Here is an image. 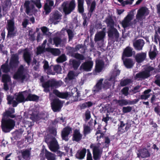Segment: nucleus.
<instances>
[{"mask_svg":"<svg viewBox=\"0 0 160 160\" xmlns=\"http://www.w3.org/2000/svg\"><path fill=\"white\" fill-rule=\"evenodd\" d=\"M73 57H74L78 60L77 61H80L83 60L85 59L83 55L78 53H76V54L74 55V56Z\"/></svg>","mask_w":160,"mask_h":160,"instance_id":"51","label":"nucleus"},{"mask_svg":"<svg viewBox=\"0 0 160 160\" xmlns=\"http://www.w3.org/2000/svg\"><path fill=\"white\" fill-rule=\"evenodd\" d=\"M30 4L29 1H25L24 5V8L26 9V12L28 15H29L30 13Z\"/></svg>","mask_w":160,"mask_h":160,"instance_id":"48","label":"nucleus"},{"mask_svg":"<svg viewBox=\"0 0 160 160\" xmlns=\"http://www.w3.org/2000/svg\"><path fill=\"white\" fill-rule=\"evenodd\" d=\"M81 63V61H77L75 59H70L69 60V64L70 65H72V67L75 70H76L78 69Z\"/></svg>","mask_w":160,"mask_h":160,"instance_id":"30","label":"nucleus"},{"mask_svg":"<svg viewBox=\"0 0 160 160\" xmlns=\"http://www.w3.org/2000/svg\"><path fill=\"white\" fill-rule=\"evenodd\" d=\"M45 47H43L41 46H39L37 48L36 53L37 55L40 54L44 52Z\"/></svg>","mask_w":160,"mask_h":160,"instance_id":"58","label":"nucleus"},{"mask_svg":"<svg viewBox=\"0 0 160 160\" xmlns=\"http://www.w3.org/2000/svg\"><path fill=\"white\" fill-rule=\"evenodd\" d=\"M152 90L150 89L145 90L143 92V94L141 95L139 97L140 99L146 100L150 96L149 93L151 92Z\"/></svg>","mask_w":160,"mask_h":160,"instance_id":"33","label":"nucleus"},{"mask_svg":"<svg viewBox=\"0 0 160 160\" xmlns=\"http://www.w3.org/2000/svg\"><path fill=\"white\" fill-rule=\"evenodd\" d=\"M39 99V97L35 95L31 94V101L37 102Z\"/></svg>","mask_w":160,"mask_h":160,"instance_id":"61","label":"nucleus"},{"mask_svg":"<svg viewBox=\"0 0 160 160\" xmlns=\"http://www.w3.org/2000/svg\"><path fill=\"white\" fill-rule=\"evenodd\" d=\"M2 81L4 83V88L5 90L8 89V84L11 83V79L10 77L7 74L2 76Z\"/></svg>","mask_w":160,"mask_h":160,"instance_id":"23","label":"nucleus"},{"mask_svg":"<svg viewBox=\"0 0 160 160\" xmlns=\"http://www.w3.org/2000/svg\"><path fill=\"white\" fill-rule=\"evenodd\" d=\"M132 109V107L130 106L124 107L122 108V111L124 113H126L131 112Z\"/></svg>","mask_w":160,"mask_h":160,"instance_id":"57","label":"nucleus"},{"mask_svg":"<svg viewBox=\"0 0 160 160\" xmlns=\"http://www.w3.org/2000/svg\"><path fill=\"white\" fill-rule=\"evenodd\" d=\"M18 56L17 54H13L12 56L10 65L12 67L17 66L19 63Z\"/></svg>","mask_w":160,"mask_h":160,"instance_id":"25","label":"nucleus"},{"mask_svg":"<svg viewBox=\"0 0 160 160\" xmlns=\"http://www.w3.org/2000/svg\"><path fill=\"white\" fill-rule=\"evenodd\" d=\"M144 44V41L143 39H138L133 42V46L136 50H140L142 49Z\"/></svg>","mask_w":160,"mask_h":160,"instance_id":"20","label":"nucleus"},{"mask_svg":"<svg viewBox=\"0 0 160 160\" xmlns=\"http://www.w3.org/2000/svg\"><path fill=\"white\" fill-rule=\"evenodd\" d=\"M93 63L92 61H87L82 64L80 67V70H83L86 72H89L91 71Z\"/></svg>","mask_w":160,"mask_h":160,"instance_id":"13","label":"nucleus"},{"mask_svg":"<svg viewBox=\"0 0 160 160\" xmlns=\"http://www.w3.org/2000/svg\"><path fill=\"white\" fill-rule=\"evenodd\" d=\"M49 149L52 152H56L59 149V146L55 137H52L49 144L48 145Z\"/></svg>","mask_w":160,"mask_h":160,"instance_id":"12","label":"nucleus"},{"mask_svg":"<svg viewBox=\"0 0 160 160\" xmlns=\"http://www.w3.org/2000/svg\"><path fill=\"white\" fill-rule=\"evenodd\" d=\"M134 14L133 12H130L128 15L124 18L122 21L121 24L124 28H126L129 27L131 23V21L133 19Z\"/></svg>","mask_w":160,"mask_h":160,"instance_id":"8","label":"nucleus"},{"mask_svg":"<svg viewBox=\"0 0 160 160\" xmlns=\"http://www.w3.org/2000/svg\"><path fill=\"white\" fill-rule=\"evenodd\" d=\"M107 33L108 38L111 42H114L115 41H118L119 33L116 28H108Z\"/></svg>","mask_w":160,"mask_h":160,"instance_id":"5","label":"nucleus"},{"mask_svg":"<svg viewBox=\"0 0 160 160\" xmlns=\"http://www.w3.org/2000/svg\"><path fill=\"white\" fill-rule=\"evenodd\" d=\"M149 12L146 7H142L138 10L136 18L138 20H141L143 16H146L149 14Z\"/></svg>","mask_w":160,"mask_h":160,"instance_id":"7","label":"nucleus"},{"mask_svg":"<svg viewBox=\"0 0 160 160\" xmlns=\"http://www.w3.org/2000/svg\"><path fill=\"white\" fill-rule=\"evenodd\" d=\"M86 152V149L84 148L81 150H78L75 155L76 158L80 160L83 159L85 156Z\"/></svg>","mask_w":160,"mask_h":160,"instance_id":"29","label":"nucleus"},{"mask_svg":"<svg viewBox=\"0 0 160 160\" xmlns=\"http://www.w3.org/2000/svg\"><path fill=\"white\" fill-rule=\"evenodd\" d=\"M51 8L48 5V2H46L45 3L44 6V9L46 15H48L51 12Z\"/></svg>","mask_w":160,"mask_h":160,"instance_id":"45","label":"nucleus"},{"mask_svg":"<svg viewBox=\"0 0 160 160\" xmlns=\"http://www.w3.org/2000/svg\"><path fill=\"white\" fill-rule=\"evenodd\" d=\"M7 29L8 30V37H12L15 35L14 22L13 19L8 20Z\"/></svg>","mask_w":160,"mask_h":160,"instance_id":"11","label":"nucleus"},{"mask_svg":"<svg viewBox=\"0 0 160 160\" xmlns=\"http://www.w3.org/2000/svg\"><path fill=\"white\" fill-rule=\"evenodd\" d=\"M115 79L114 78H113L112 76L108 80H105L103 84H102V88L103 89H107L109 88L112 85V83L110 82L112 81V83H113V85H114L115 84Z\"/></svg>","mask_w":160,"mask_h":160,"instance_id":"24","label":"nucleus"},{"mask_svg":"<svg viewBox=\"0 0 160 160\" xmlns=\"http://www.w3.org/2000/svg\"><path fill=\"white\" fill-rule=\"evenodd\" d=\"M32 66H34L33 69L35 71H37L39 68V62H38L36 59L34 58L32 63Z\"/></svg>","mask_w":160,"mask_h":160,"instance_id":"50","label":"nucleus"},{"mask_svg":"<svg viewBox=\"0 0 160 160\" xmlns=\"http://www.w3.org/2000/svg\"><path fill=\"white\" fill-rule=\"evenodd\" d=\"M105 29V28H103L102 31L99 32L95 35L94 38V41L95 42L101 41L103 39L105 35L104 31Z\"/></svg>","mask_w":160,"mask_h":160,"instance_id":"28","label":"nucleus"},{"mask_svg":"<svg viewBox=\"0 0 160 160\" xmlns=\"http://www.w3.org/2000/svg\"><path fill=\"white\" fill-rule=\"evenodd\" d=\"M70 95L72 97L73 102L78 101L79 97L80 96V93L77 88H75L72 90Z\"/></svg>","mask_w":160,"mask_h":160,"instance_id":"26","label":"nucleus"},{"mask_svg":"<svg viewBox=\"0 0 160 160\" xmlns=\"http://www.w3.org/2000/svg\"><path fill=\"white\" fill-rule=\"evenodd\" d=\"M96 6V3L95 1L92 2L91 3L90 7L89 10V13L90 14V17L92 15L93 11L95 9Z\"/></svg>","mask_w":160,"mask_h":160,"instance_id":"42","label":"nucleus"},{"mask_svg":"<svg viewBox=\"0 0 160 160\" xmlns=\"http://www.w3.org/2000/svg\"><path fill=\"white\" fill-rule=\"evenodd\" d=\"M114 100L115 101L116 104H118L121 107L129 104V102H128L127 99H115Z\"/></svg>","mask_w":160,"mask_h":160,"instance_id":"37","label":"nucleus"},{"mask_svg":"<svg viewBox=\"0 0 160 160\" xmlns=\"http://www.w3.org/2000/svg\"><path fill=\"white\" fill-rule=\"evenodd\" d=\"M129 88L128 87H125L123 88L121 90V92L122 94L125 96H127L128 95Z\"/></svg>","mask_w":160,"mask_h":160,"instance_id":"59","label":"nucleus"},{"mask_svg":"<svg viewBox=\"0 0 160 160\" xmlns=\"http://www.w3.org/2000/svg\"><path fill=\"white\" fill-rule=\"evenodd\" d=\"M62 15L57 10L51 13L49 20L53 22L61 18Z\"/></svg>","mask_w":160,"mask_h":160,"instance_id":"21","label":"nucleus"},{"mask_svg":"<svg viewBox=\"0 0 160 160\" xmlns=\"http://www.w3.org/2000/svg\"><path fill=\"white\" fill-rule=\"evenodd\" d=\"M155 68L149 66L146 67L144 71L137 73L135 75L136 79L142 78L143 79L147 78L151 76L150 72L154 70Z\"/></svg>","mask_w":160,"mask_h":160,"instance_id":"3","label":"nucleus"},{"mask_svg":"<svg viewBox=\"0 0 160 160\" xmlns=\"http://www.w3.org/2000/svg\"><path fill=\"white\" fill-rule=\"evenodd\" d=\"M41 29L43 34L45 35H47L48 34L47 32L49 31V29L47 27L45 26L42 27L41 28Z\"/></svg>","mask_w":160,"mask_h":160,"instance_id":"63","label":"nucleus"},{"mask_svg":"<svg viewBox=\"0 0 160 160\" xmlns=\"http://www.w3.org/2000/svg\"><path fill=\"white\" fill-rule=\"evenodd\" d=\"M131 82V80L130 79H126L121 80L120 82V85L121 87L125 86Z\"/></svg>","mask_w":160,"mask_h":160,"instance_id":"43","label":"nucleus"},{"mask_svg":"<svg viewBox=\"0 0 160 160\" xmlns=\"http://www.w3.org/2000/svg\"><path fill=\"white\" fill-rule=\"evenodd\" d=\"M7 99L8 101V104H11L12 103L13 107H16L17 106L18 104V102L14 100V98L12 96H8Z\"/></svg>","mask_w":160,"mask_h":160,"instance_id":"41","label":"nucleus"},{"mask_svg":"<svg viewBox=\"0 0 160 160\" xmlns=\"http://www.w3.org/2000/svg\"><path fill=\"white\" fill-rule=\"evenodd\" d=\"M45 157L47 160H55V158L53 154L47 151H45Z\"/></svg>","mask_w":160,"mask_h":160,"instance_id":"40","label":"nucleus"},{"mask_svg":"<svg viewBox=\"0 0 160 160\" xmlns=\"http://www.w3.org/2000/svg\"><path fill=\"white\" fill-rule=\"evenodd\" d=\"M103 80V78H101L98 81L95 85L93 88L92 91L94 92H96L101 90L102 87V82Z\"/></svg>","mask_w":160,"mask_h":160,"instance_id":"31","label":"nucleus"},{"mask_svg":"<svg viewBox=\"0 0 160 160\" xmlns=\"http://www.w3.org/2000/svg\"><path fill=\"white\" fill-rule=\"evenodd\" d=\"M82 135L79 130L75 129L73 131L72 140L73 141L79 142L82 138Z\"/></svg>","mask_w":160,"mask_h":160,"instance_id":"19","label":"nucleus"},{"mask_svg":"<svg viewBox=\"0 0 160 160\" xmlns=\"http://www.w3.org/2000/svg\"><path fill=\"white\" fill-rule=\"evenodd\" d=\"M22 155L25 159L27 160L29 158L30 151L29 150H26L22 152Z\"/></svg>","mask_w":160,"mask_h":160,"instance_id":"52","label":"nucleus"},{"mask_svg":"<svg viewBox=\"0 0 160 160\" xmlns=\"http://www.w3.org/2000/svg\"><path fill=\"white\" fill-rule=\"evenodd\" d=\"M62 106V103L58 98L53 99L51 103V107L53 111H59Z\"/></svg>","mask_w":160,"mask_h":160,"instance_id":"9","label":"nucleus"},{"mask_svg":"<svg viewBox=\"0 0 160 160\" xmlns=\"http://www.w3.org/2000/svg\"><path fill=\"white\" fill-rule=\"evenodd\" d=\"M41 0H31V2H32L36 7L39 9L42 7V4L40 2Z\"/></svg>","mask_w":160,"mask_h":160,"instance_id":"55","label":"nucleus"},{"mask_svg":"<svg viewBox=\"0 0 160 160\" xmlns=\"http://www.w3.org/2000/svg\"><path fill=\"white\" fill-rule=\"evenodd\" d=\"M75 76L74 71H70L68 72L67 77L65 78L64 81L65 82H68L69 81L74 79L75 78Z\"/></svg>","mask_w":160,"mask_h":160,"instance_id":"32","label":"nucleus"},{"mask_svg":"<svg viewBox=\"0 0 160 160\" xmlns=\"http://www.w3.org/2000/svg\"><path fill=\"white\" fill-rule=\"evenodd\" d=\"M23 57L25 62L27 63L28 65L30 63V57L29 54V50L27 49H25L24 51Z\"/></svg>","mask_w":160,"mask_h":160,"instance_id":"36","label":"nucleus"},{"mask_svg":"<svg viewBox=\"0 0 160 160\" xmlns=\"http://www.w3.org/2000/svg\"><path fill=\"white\" fill-rule=\"evenodd\" d=\"M133 48L130 46H127L124 48L122 53V59L126 57H130L133 55Z\"/></svg>","mask_w":160,"mask_h":160,"instance_id":"17","label":"nucleus"},{"mask_svg":"<svg viewBox=\"0 0 160 160\" xmlns=\"http://www.w3.org/2000/svg\"><path fill=\"white\" fill-rule=\"evenodd\" d=\"M67 32L68 33V39L69 41L72 40L74 36V34L72 30L68 29L66 30Z\"/></svg>","mask_w":160,"mask_h":160,"instance_id":"56","label":"nucleus"},{"mask_svg":"<svg viewBox=\"0 0 160 160\" xmlns=\"http://www.w3.org/2000/svg\"><path fill=\"white\" fill-rule=\"evenodd\" d=\"M67 3L64 2L62 5L63 11L66 15L70 13L75 9L76 6L75 0H72L69 3L68 7L67 6Z\"/></svg>","mask_w":160,"mask_h":160,"instance_id":"4","label":"nucleus"},{"mask_svg":"<svg viewBox=\"0 0 160 160\" xmlns=\"http://www.w3.org/2000/svg\"><path fill=\"white\" fill-rule=\"evenodd\" d=\"M53 41L56 46L58 47L61 44L62 40L59 37H55L53 38Z\"/></svg>","mask_w":160,"mask_h":160,"instance_id":"54","label":"nucleus"},{"mask_svg":"<svg viewBox=\"0 0 160 160\" xmlns=\"http://www.w3.org/2000/svg\"><path fill=\"white\" fill-rule=\"evenodd\" d=\"M62 68L61 66L59 65H55L53 67V70L56 72L58 73L61 71Z\"/></svg>","mask_w":160,"mask_h":160,"instance_id":"60","label":"nucleus"},{"mask_svg":"<svg viewBox=\"0 0 160 160\" xmlns=\"http://www.w3.org/2000/svg\"><path fill=\"white\" fill-rule=\"evenodd\" d=\"M119 124L118 125V132L122 134L128 131L130 127V125L127 123L126 125L123 121H120Z\"/></svg>","mask_w":160,"mask_h":160,"instance_id":"15","label":"nucleus"},{"mask_svg":"<svg viewBox=\"0 0 160 160\" xmlns=\"http://www.w3.org/2000/svg\"><path fill=\"white\" fill-rule=\"evenodd\" d=\"M46 50L48 52H50L55 56L59 55L60 53V50L58 48H47Z\"/></svg>","mask_w":160,"mask_h":160,"instance_id":"38","label":"nucleus"},{"mask_svg":"<svg viewBox=\"0 0 160 160\" xmlns=\"http://www.w3.org/2000/svg\"><path fill=\"white\" fill-rule=\"evenodd\" d=\"M40 82H42V86L44 88L43 91L46 93L50 92V87L51 88H57L61 86L59 82L54 78L51 79L45 82L44 77L42 76L40 78Z\"/></svg>","mask_w":160,"mask_h":160,"instance_id":"2","label":"nucleus"},{"mask_svg":"<svg viewBox=\"0 0 160 160\" xmlns=\"http://www.w3.org/2000/svg\"><path fill=\"white\" fill-rule=\"evenodd\" d=\"M146 52H142L137 53L135 57L137 62L140 63L143 61L146 58Z\"/></svg>","mask_w":160,"mask_h":160,"instance_id":"22","label":"nucleus"},{"mask_svg":"<svg viewBox=\"0 0 160 160\" xmlns=\"http://www.w3.org/2000/svg\"><path fill=\"white\" fill-rule=\"evenodd\" d=\"M106 23L107 26L109 27V28H115L114 27V22L111 17L106 19Z\"/></svg>","mask_w":160,"mask_h":160,"instance_id":"39","label":"nucleus"},{"mask_svg":"<svg viewBox=\"0 0 160 160\" xmlns=\"http://www.w3.org/2000/svg\"><path fill=\"white\" fill-rule=\"evenodd\" d=\"M139 154L141 158H143L149 157L151 155L148 149L146 148L141 150Z\"/></svg>","mask_w":160,"mask_h":160,"instance_id":"34","label":"nucleus"},{"mask_svg":"<svg viewBox=\"0 0 160 160\" xmlns=\"http://www.w3.org/2000/svg\"><path fill=\"white\" fill-rule=\"evenodd\" d=\"M23 67L22 66H21L19 67L17 72L14 76V78L15 79L21 80L22 81L26 79V76L23 74Z\"/></svg>","mask_w":160,"mask_h":160,"instance_id":"16","label":"nucleus"},{"mask_svg":"<svg viewBox=\"0 0 160 160\" xmlns=\"http://www.w3.org/2000/svg\"><path fill=\"white\" fill-rule=\"evenodd\" d=\"M87 160H93L92 154L89 149H87Z\"/></svg>","mask_w":160,"mask_h":160,"instance_id":"64","label":"nucleus"},{"mask_svg":"<svg viewBox=\"0 0 160 160\" xmlns=\"http://www.w3.org/2000/svg\"><path fill=\"white\" fill-rule=\"evenodd\" d=\"M92 129L91 128L87 125H83V134L84 136L89 134L91 132Z\"/></svg>","mask_w":160,"mask_h":160,"instance_id":"44","label":"nucleus"},{"mask_svg":"<svg viewBox=\"0 0 160 160\" xmlns=\"http://www.w3.org/2000/svg\"><path fill=\"white\" fill-rule=\"evenodd\" d=\"M41 118L38 114H35L32 113V114H31V119L33 122L38 121Z\"/></svg>","mask_w":160,"mask_h":160,"instance_id":"46","label":"nucleus"},{"mask_svg":"<svg viewBox=\"0 0 160 160\" xmlns=\"http://www.w3.org/2000/svg\"><path fill=\"white\" fill-rule=\"evenodd\" d=\"M66 60V57L64 54H62L58 57L56 60L57 62L58 63L63 62L65 61Z\"/></svg>","mask_w":160,"mask_h":160,"instance_id":"53","label":"nucleus"},{"mask_svg":"<svg viewBox=\"0 0 160 160\" xmlns=\"http://www.w3.org/2000/svg\"><path fill=\"white\" fill-rule=\"evenodd\" d=\"M14 112V109L11 108H10L3 114V118L2 122V130L4 132H9L14 128L15 122L13 120L11 119H5L6 117H7L13 118L14 115L13 114Z\"/></svg>","mask_w":160,"mask_h":160,"instance_id":"1","label":"nucleus"},{"mask_svg":"<svg viewBox=\"0 0 160 160\" xmlns=\"http://www.w3.org/2000/svg\"><path fill=\"white\" fill-rule=\"evenodd\" d=\"M15 98L17 102H21L30 100V94L27 92L19 93L15 95Z\"/></svg>","mask_w":160,"mask_h":160,"instance_id":"6","label":"nucleus"},{"mask_svg":"<svg viewBox=\"0 0 160 160\" xmlns=\"http://www.w3.org/2000/svg\"><path fill=\"white\" fill-rule=\"evenodd\" d=\"M104 65V62L101 60H98L96 62L94 72V74L96 75L97 73L101 72L103 69Z\"/></svg>","mask_w":160,"mask_h":160,"instance_id":"18","label":"nucleus"},{"mask_svg":"<svg viewBox=\"0 0 160 160\" xmlns=\"http://www.w3.org/2000/svg\"><path fill=\"white\" fill-rule=\"evenodd\" d=\"M78 10L80 13H82L84 12V0H77Z\"/></svg>","mask_w":160,"mask_h":160,"instance_id":"35","label":"nucleus"},{"mask_svg":"<svg viewBox=\"0 0 160 160\" xmlns=\"http://www.w3.org/2000/svg\"><path fill=\"white\" fill-rule=\"evenodd\" d=\"M72 128L67 126L64 128L61 132V136L62 140L68 141L69 140L68 136L72 132Z\"/></svg>","mask_w":160,"mask_h":160,"instance_id":"14","label":"nucleus"},{"mask_svg":"<svg viewBox=\"0 0 160 160\" xmlns=\"http://www.w3.org/2000/svg\"><path fill=\"white\" fill-rule=\"evenodd\" d=\"M156 51V49L154 48L153 51L149 52V56L151 59L153 60L156 58L157 54Z\"/></svg>","mask_w":160,"mask_h":160,"instance_id":"49","label":"nucleus"},{"mask_svg":"<svg viewBox=\"0 0 160 160\" xmlns=\"http://www.w3.org/2000/svg\"><path fill=\"white\" fill-rule=\"evenodd\" d=\"M77 50L76 48H74L70 47L67 52V54L69 56L73 57L74 55L76 54L75 52Z\"/></svg>","mask_w":160,"mask_h":160,"instance_id":"47","label":"nucleus"},{"mask_svg":"<svg viewBox=\"0 0 160 160\" xmlns=\"http://www.w3.org/2000/svg\"><path fill=\"white\" fill-rule=\"evenodd\" d=\"M2 70L3 72H7L9 70V68L8 66L6 65H3L1 67Z\"/></svg>","mask_w":160,"mask_h":160,"instance_id":"62","label":"nucleus"},{"mask_svg":"<svg viewBox=\"0 0 160 160\" xmlns=\"http://www.w3.org/2000/svg\"><path fill=\"white\" fill-rule=\"evenodd\" d=\"M122 60L123 61L124 65L127 68H130L133 66L134 63L132 59L124 58Z\"/></svg>","mask_w":160,"mask_h":160,"instance_id":"27","label":"nucleus"},{"mask_svg":"<svg viewBox=\"0 0 160 160\" xmlns=\"http://www.w3.org/2000/svg\"><path fill=\"white\" fill-rule=\"evenodd\" d=\"M91 148H92V154L93 158L94 160L99 159L102 154V151L100 149L99 147L95 146L93 147L92 144L90 145Z\"/></svg>","mask_w":160,"mask_h":160,"instance_id":"10","label":"nucleus"}]
</instances>
